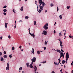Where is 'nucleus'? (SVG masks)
Returning <instances> with one entry per match:
<instances>
[{"label":"nucleus","mask_w":73,"mask_h":73,"mask_svg":"<svg viewBox=\"0 0 73 73\" xmlns=\"http://www.w3.org/2000/svg\"><path fill=\"white\" fill-rule=\"evenodd\" d=\"M39 3L40 4L39 5V8L40 9L39 10L37 9V11L39 13L41 12V11L44 10L43 7L45 6V3L44 2L42 1V0H39Z\"/></svg>","instance_id":"1"},{"label":"nucleus","mask_w":73,"mask_h":73,"mask_svg":"<svg viewBox=\"0 0 73 73\" xmlns=\"http://www.w3.org/2000/svg\"><path fill=\"white\" fill-rule=\"evenodd\" d=\"M36 58L35 57H34L33 58V59H31V64H33V62H36Z\"/></svg>","instance_id":"2"},{"label":"nucleus","mask_w":73,"mask_h":73,"mask_svg":"<svg viewBox=\"0 0 73 73\" xmlns=\"http://www.w3.org/2000/svg\"><path fill=\"white\" fill-rule=\"evenodd\" d=\"M69 53L67 52L66 53V63H67V62H68V58H69Z\"/></svg>","instance_id":"3"},{"label":"nucleus","mask_w":73,"mask_h":73,"mask_svg":"<svg viewBox=\"0 0 73 73\" xmlns=\"http://www.w3.org/2000/svg\"><path fill=\"white\" fill-rule=\"evenodd\" d=\"M58 40H59V41H60V46H61V47H62L63 46V45H62V41H61V39H58Z\"/></svg>","instance_id":"4"},{"label":"nucleus","mask_w":73,"mask_h":73,"mask_svg":"<svg viewBox=\"0 0 73 73\" xmlns=\"http://www.w3.org/2000/svg\"><path fill=\"white\" fill-rule=\"evenodd\" d=\"M9 63H7V67L6 68V70H9Z\"/></svg>","instance_id":"5"},{"label":"nucleus","mask_w":73,"mask_h":73,"mask_svg":"<svg viewBox=\"0 0 73 73\" xmlns=\"http://www.w3.org/2000/svg\"><path fill=\"white\" fill-rule=\"evenodd\" d=\"M47 34V32L46 31H43V33H42V34L44 35H46V34Z\"/></svg>","instance_id":"6"},{"label":"nucleus","mask_w":73,"mask_h":73,"mask_svg":"<svg viewBox=\"0 0 73 73\" xmlns=\"http://www.w3.org/2000/svg\"><path fill=\"white\" fill-rule=\"evenodd\" d=\"M33 68L34 70H37V68L35 65L34 66Z\"/></svg>","instance_id":"7"},{"label":"nucleus","mask_w":73,"mask_h":73,"mask_svg":"<svg viewBox=\"0 0 73 73\" xmlns=\"http://www.w3.org/2000/svg\"><path fill=\"white\" fill-rule=\"evenodd\" d=\"M60 58H61V57H62L64 55V53H62V52H60Z\"/></svg>","instance_id":"8"},{"label":"nucleus","mask_w":73,"mask_h":73,"mask_svg":"<svg viewBox=\"0 0 73 73\" xmlns=\"http://www.w3.org/2000/svg\"><path fill=\"white\" fill-rule=\"evenodd\" d=\"M43 28H44L45 29L47 30L48 29V27L46 26V25H44L43 27Z\"/></svg>","instance_id":"9"},{"label":"nucleus","mask_w":73,"mask_h":73,"mask_svg":"<svg viewBox=\"0 0 73 73\" xmlns=\"http://www.w3.org/2000/svg\"><path fill=\"white\" fill-rule=\"evenodd\" d=\"M62 31L59 33V36L60 37L62 36Z\"/></svg>","instance_id":"10"},{"label":"nucleus","mask_w":73,"mask_h":73,"mask_svg":"<svg viewBox=\"0 0 73 73\" xmlns=\"http://www.w3.org/2000/svg\"><path fill=\"white\" fill-rule=\"evenodd\" d=\"M58 60H59V62L58 63V65H59V64H62L61 63H60L61 62V60H60V59L59 58L58 59Z\"/></svg>","instance_id":"11"},{"label":"nucleus","mask_w":73,"mask_h":73,"mask_svg":"<svg viewBox=\"0 0 73 73\" xmlns=\"http://www.w3.org/2000/svg\"><path fill=\"white\" fill-rule=\"evenodd\" d=\"M56 51H57V52H59L60 53L61 52V51L60 50L57 49Z\"/></svg>","instance_id":"12"},{"label":"nucleus","mask_w":73,"mask_h":73,"mask_svg":"<svg viewBox=\"0 0 73 73\" xmlns=\"http://www.w3.org/2000/svg\"><path fill=\"white\" fill-rule=\"evenodd\" d=\"M31 35V36H32L33 37H35V36L34 35V34H31V33H30L29 34Z\"/></svg>","instance_id":"13"},{"label":"nucleus","mask_w":73,"mask_h":73,"mask_svg":"<svg viewBox=\"0 0 73 73\" xmlns=\"http://www.w3.org/2000/svg\"><path fill=\"white\" fill-rule=\"evenodd\" d=\"M62 62L63 64H65V62H66V61H65L64 60H62Z\"/></svg>","instance_id":"14"},{"label":"nucleus","mask_w":73,"mask_h":73,"mask_svg":"<svg viewBox=\"0 0 73 73\" xmlns=\"http://www.w3.org/2000/svg\"><path fill=\"white\" fill-rule=\"evenodd\" d=\"M7 24H8V23H5V27L6 28H7Z\"/></svg>","instance_id":"15"},{"label":"nucleus","mask_w":73,"mask_h":73,"mask_svg":"<svg viewBox=\"0 0 73 73\" xmlns=\"http://www.w3.org/2000/svg\"><path fill=\"white\" fill-rule=\"evenodd\" d=\"M59 18L60 19H62V15H60L59 16Z\"/></svg>","instance_id":"16"},{"label":"nucleus","mask_w":73,"mask_h":73,"mask_svg":"<svg viewBox=\"0 0 73 73\" xmlns=\"http://www.w3.org/2000/svg\"><path fill=\"white\" fill-rule=\"evenodd\" d=\"M32 64L31 63V64H30V68H33V66L32 65Z\"/></svg>","instance_id":"17"},{"label":"nucleus","mask_w":73,"mask_h":73,"mask_svg":"<svg viewBox=\"0 0 73 73\" xmlns=\"http://www.w3.org/2000/svg\"><path fill=\"white\" fill-rule=\"evenodd\" d=\"M32 50L33 51H31V52H32V53H33V54H34V50H35V49H34L33 48H32Z\"/></svg>","instance_id":"18"},{"label":"nucleus","mask_w":73,"mask_h":73,"mask_svg":"<svg viewBox=\"0 0 73 73\" xmlns=\"http://www.w3.org/2000/svg\"><path fill=\"white\" fill-rule=\"evenodd\" d=\"M23 7H24L23 6H22L20 10L21 11H23Z\"/></svg>","instance_id":"19"},{"label":"nucleus","mask_w":73,"mask_h":73,"mask_svg":"<svg viewBox=\"0 0 73 73\" xmlns=\"http://www.w3.org/2000/svg\"><path fill=\"white\" fill-rule=\"evenodd\" d=\"M3 11L5 12H6L7 11V10L6 9H4L3 10Z\"/></svg>","instance_id":"20"},{"label":"nucleus","mask_w":73,"mask_h":73,"mask_svg":"<svg viewBox=\"0 0 73 73\" xmlns=\"http://www.w3.org/2000/svg\"><path fill=\"white\" fill-rule=\"evenodd\" d=\"M13 12H14V13H16V11L15 9H13Z\"/></svg>","instance_id":"21"},{"label":"nucleus","mask_w":73,"mask_h":73,"mask_svg":"<svg viewBox=\"0 0 73 73\" xmlns=\"http://www.w3.org/2000/svg\"><path fill=\"white\" fill-rule=\"evenodd\" d=\"M70 6H67L66 8H67V9H69V8H70Z\"/></svg>","instance_id":"22"},{"label":"nucleus","mask_w":73,"mask_h":73,"mask_svg":"<svg viewBox=\"0 0 73 73\" xmlns=\"http://www.w3.org/2000/svg\"><path fill=\"white\" fill-rule=\"evenodd\" d=\"M37 53L38 54H40V50H38L37 52Z\"/></svg>","instance_id":"23"},{"label":"nucleus","mask_w":73,"mask_h":73,"mask_svg":"<svg viewBox=\"0 0 73 73\" xmlns=\"http://www.w3.org/2000/svg\"><path fill=\"white\" fill-rule=\"evenodd\" d=\"M27 66V67H28V66H29V63H27L26 64Z\"/></svg>","instance_id":"24"},{"label":"nucleus","mask_w":73,"mask_h":73,"mask_svg":"<svg viewBox=\"0 0 73 73\" xmlns=\"http://www.w3.org/2000/svg\"><path fill=\"white\" fill-rule=\"evenodd\" d=\"M46 45H47V44H48V43H47L46 41H45L44 42V45H46Z\"/></svg>","instance_id":"25"},{"label":"nucleus","mask_w":73,"mask_h":73,"mask_svg":"<svg viewBox=\"0 0 73 73\" xmlns=\"http://www.w3.org/2000/svg\"><path fill=\"white\" fill-rule=\"evenodd\" d=\"M3 57H4V58H7V55H4L3 56Z\"/></svg>","instance_id":"26"},{"label":"nucleus","mask_w":73,"mask_h":73,"mask_svg":"<svg viewBox=\"0 0 73 73\" xmlns=\"http://www.w3.org/2000/svg\"><path fill=\"white\" fill-rule=\"evenodd\" d=\"M50 4L51 7H53V4L52 3L51 4Z\"/></svg>","instance_id":"27"},{"label":"nucleus","mask_w":73,"mask_h":73,"mask_svg":"<svg viewBox=\"0 0 73 73\" xmlns=\"http://www.w3.org/2000/svg\"><path fill=\"white\" fill-rule=\"evenodd\" d=\"M22 69H23V67H20L19 68V70H22Z\"/></svg>","instance_id":"28"},{"label":"nucleus","mask_w":73,"mask_h":73,"mask_svg":"<svg viewBox=\"0 0 73 73\" xmlns=\"http://www.w3.org/2000/svg\"><path fill=\"white\" fill-rule=\"evenodd\" d=\"M29 18V17L28 16H26L25 17V19H28Z\"/></svg>","instance_id":"29"},{"label":"nucleus","mask_w":73,"mask_h":73,"mask_svg":"<svg viewBox=\"0 0 73 73\" xmlns=\"http://www.w3.org/2000/svg\"><path fill=\"white\" fill-rule=\"evenodd\" d=\"M46 62V61H43V62H42L41 63H43V64H45Z\"/></svg>","instance_id":"30"},{"label":"nucleus","mask_w":73,"mask_h":73,"mask_svg":"<svg viewBox=\"0 0 73 73\" xmlns=\"http://www.w3.org/2000/svg\"><path fill=\"white\" fill-rule=\"evenodd\" d=\"M9 57H10V58H11L12 57V56L11 55H9Z\"/></svg>","instance_id":"31"},{"label":"nucleus","mask_w":73,"mask_h":73,"mask_svg":"<svg viewBox=\"0 0 73 73\" xmlns=\"http://www.w3.org/2000/svg\"><path fill=\"white\" fill-rule=\"evenodd\" d=\"M36 25L37 24H36V21H35L34 22V25Z\"/></svg>","instance_id":"32"},{"label":"nucleus","mask_w":73,"mask_h":73,"mask_svg":"<svg viewBox=\"0 0 73 73\" xmlns=\"http://www.w3.org/2000/svg\"><path fill=\"white\" fill-rule=\"evenodd\" d=\"M15 50V47H13L12 48V50Z\"/></svg>","instance_id":"33"},{"label":"nucleus","mask_w":73,"mask_h":73,"mask_svg":"<svg viewBox=\"0 0 73 73\" xmlns=\"http://www.w3.org/2000/svg\"><path fill=\"white\" fill-rule=\"evenodd\" d=\"M11 36L9 35L8 36V38H9V39H10V38H11Z\"/></svg>","instance_id":"34"},{"label":"nucleus","mask_w":73,"mask_h":73,"mask_svg":"<svg viewBox=\"0 0 73 73\" xmlns=\"http://www.w3.org/2000/svg\"><path fill=\"white\" fill-rule=\"evenodd\" d=\"M3 59L4 58H2L1 59V61H3Z\"/></svg>","instance_id":"35"},{"label":"nucleus","mask_w":73,"mask_h":73,"mask_svg":"<svg viewBox=\"0 0 73 73\" xmlns=\"http://www.w3.org/2000/svg\"><path fill=\"white\" fill-rule=\"evenodd\" d=\"M28 30L29 31V34L31 33L30 32V31H31V30L30 29V28H29L28 29Z\"/></svg>","instance_id":"36"},{"label":"nucleus","mask_w":73,"mask_h":73,"mask_svg":"<svg viewBox=\"0 0 73 73\" xmlns=\"http://www.w3.org/2000/svg\"><path fill=\"white\" fill-rule=\"evenodd\" d=\"M69 37H70V38H73V36L71 35H70L69 36Z\"/></svg>","instance_id":"37"},{"label":"nucleus","mask_w":73,"mask_h":73,"mask_svg":"<svg viewBox=\"0 0 73 73\" xmlns=\"http://www.w3.org/2000/svg\"><path fill=\"white\" fill-rule=\"evenodd\" d=\"M57 11H58V10H59L58 7V6H57Z\"/></svg>","instance_id":"38"},{"label":"nucleus","mask_w":73,"mask_h":73,"mask_svg":"<svg viewBox=\"0 0 73 73\" xmlns=\"http://www.w3.org/2000/svg\"><path fill=\"white\" fill-rule=\"evenodd\" d=\"M55 33H56V30H54V33L55 34ZM54 35H55V34H54Z\"/></svg>","instance_id":"39"},{"label":"nucleus","mask_w":73,"mask_h":73,"mask_svg":"<svg viewBox=\"0 0 73 73\" xmlns=\"http://www.w3.org/2000/svg\"><path fill=\"white\" fill-rule=\"evenodd\" d=\"M61 51H62V53H63V52H64V50L62 49H61Z\"/></svg>","instance_id":"40"},{"label":"nucleus","mask_w":73,"mask_h":73,"mask_svg":"<svg viewBox=\"0 0 73 73\" xmlns=\"http://www.w3.org/2000/svg\"><path fill=\"white\" fill-rule=\"evenodd\" d=\"M21 47H22V46L21 45L19 47V48H20V49H21Z\"/></svg>","instance_id":"41"},{"label":"nucleus","mask_w":73,"mask_h":73,"mask_svg":"<svg viewBox=\"0 0 73 73\" xmlns=\"http://www.w3.org/2000/svg\"><path fill=\"white\" fill-rule=\"evenodd\" d=\"M3 53L4 54H6V52H5V51H4Z\"/></svg>","instance_id":"42"},{"label":"nucleus","mask_w":73,"mask_h":73,"mask_svg":"<svg viewBox=\"0 0 73 73\" xmlns=\"http://www.w3.org/2000/svg\"><path fill=\"white\" fill-rule=\"evenodd\" d=\"M2 38H3V36H1L0 37L1 40H2Z\"/></svg>","instance_id":"43"},{"label":"nucleus","mask_w":73,"mask_h":73,"mask_svg":"<svg viewBox=\"0 0 73 73\" xmlns=\"http://www.w3.org/2000/svg\"><path fill=\"white\" fill-rule=\"evenodd\" d=\"M2 55V52H0V55L1 56Z\"/></svg>","instance_id":"44"},{"label":"nucleus","mask_w":73,"mask_h":73,"mask_svg":"<svg viewBox=\"0 0 73 73\" xmlns=\"http://www.w3.org/2000/svg\"><path fill=\"white\" fill-rule=\"evenodd\" d=\"M6 7H7V6H5L3 7V8H6Z\"/></svg>","instance_id":"45"},{"label":"nucleus","mask_w":73,"mask_h":73,"mask_svg":"<svg viewBox=\"0 0 73 73\" xmlns=\"http://www.w3.org/2000/svg\"><path fill=\"white\" fill-rule=\"evenodd\" d=\"M44 50H46V47H44Z\"/></svg>","instance_id":"46"},{"label":"nucleus","mask_w":73,"mask_h":73,"mask_svg":"<svg viewBox=\"0 0 73 73\" xmlns=\"http://www.w3.org/2000/svg\"><path fill=\"white\" fill-rule=\"evenodd\" d=\"M3 14L4 15H6V13H3Z\"/></svg>","instance_id":"47"},{"label":"nucleus","mask_w":73,"mask_h":73,"mask_svg":"<svg viewBox=\"0 0 73 73\" xmlns=\"http://www.w3.org/2000/svg\"><path fill=\"white\" fill-rule=\"evenodd\" d=\"M64 37H65V38H66V36H65V35H66L65 33H64Z\"/></svg>","instance_id":"48"},{"label":"nucleus","mask_w":73,"mask_h":73,"mask_svg":"<svg viewBox=\"0 0 73 73\" xmlns=\"http://www.w3.org/2000/svg\"><path fill=\"white\" fill-rule=\"evenodd\" d=\"M15 28H16V23L15 24Z\"/></svg>","instance_id":"49"},{"label":"nucleus","mask_w":73,"mask_h":73,"mask_svg":"<svg viewBox=\"0 0 73 73\" xmlns=\"http://www.w3.org/2000/svg\"><path fill=\"white\" fill-rule=\"evenodd\" d=\"M46 26H48V23L46 24Z\"/></svg>","instance_id":"50"},{"label":"nucleus","mask_w":73,"mask_h":73,"mask_svg":"<svg viewBox=\"0 0 73 73\" xmlns=\"http://www.w3.org/2000/svg\"><path fill=\"white\" fill-rule=\"evenodd\" d=\"M62 68L61 70H60V71L61 72H62Z\"/></svg>","instance_id":"51"},{"label":"nucleus","mask_w":73,"mask_h":73,"mask_svg":"<svg viewBox=\"0 0 73 73\" xmlns=\"http://www.w3.org/2000/svg\"><path fill=\"white\" fill-rule=\"evenodd\" d=\"M52 50H55V51H56V50H55L54 49H52Z\"/></svg>","instance_id":"52"},{"label":"nucleus","mask_w":73,"mask_h":73,"mask_svg":"<svg viewBox=\"0 0 73 73\" xmlns=\"http://www.w3.org/2000/svg\"><path fill=\"white\" fill-rule=\"evenodd\" d=\"M51 73H55V72H54V71H53L51 72Z\"/></svg>","instance_id":"53"},{"label":"nucleus","mask_w":73,"mask_h":73,"mask_svg":"<svg viewBox=\"0 0 73 73\" xmlns=\"http://www.w3.org/2000/svg\"><path fill=\"white\" fill-rule=\"evenodd\" d=\"M56 24V22H55V23L54 24V25H55Z\"/></svg>","instance_id":"54"},{"label":"nucleus","mask_w":73,"mask_h":73,"mask_svg":"<svg viewBox=\"0 0 73 73\" xmlns=\"http://www.w3.org/2000/svg\"><path fill=\"white\" fill-rule=\"evenodd\" d=\"M56 65H58V64L56 63Z\"/></svg>","instance_id":"55"},{"label":"nucleus","mask_w":73,"mask_h":73,"mask_svg":"<svg viewBox=\"0 0 73 73\" xmlns=\"http://www.w3.org/2000/svg\"><path fill=\"white\" fill-rule=\"evenodd\" d=\"M25 72L24 71H22V73H24Z\"/></svg>","instance_id":"56"},{"label":"nucleus","mask_w":73,"mask_h":73,"mask_svg":"<svg viewBox=\"0 0 73 73\" xmlns=\"http://www.w3.org/2000/svg\"><path fill=\"white\" fill-rule=\"evenodd\" d=\"M54 64H55V65H56V63H55V62H54Z\"/></svg>","instance_id":"57"},{"label":"nucleus","mask_w":73,"mask_h":73,"mask_svg":"<svg viewBox=\"0 0 73 73\" xmlns=\"http://www.w3.org/2000/svg\"><path fill=\"white\" fill-rule=\"evenodd\" d=\"M45 13H46V12H47V11L46 10L45 11Z\"/></svg>","instance_id":"58"},{"label":"nucleus","mask_w":73,"mask_h":73,"mask_svg":"<svg viewBox=\"0 0 73 73\" xmlns=\"http://www.w3.org/2000/svg\"><path fill=\"white\" fill-rule=\"evenodd\" d=\"M66 30H65L64 32V33H66Z\"/></svg>","instance_id":"59"},{"label":"nucleus","mask_w":73,"mask_h":73,"mask_svg":"<svg viewBox=\"0 0 73 73\" xmlns=\"http://www.w3.org/2000/svg\"><path fill=\"white\" fill-rule=\"evenodd\" d=\"M71 73H73V70H72V71Z\"/></svg>","instance_id":"60"},{"label":"nucleus","mask_w":73,"mask_h":73,"mask_svg":"<svg viewBox=\"0 0 73 73\" xmlns=\"http://www.w3.org/2000/svg\"><path fill=\"white\" fill-rule=\"evenodd\" d=\"M35 70V73H36V71L37 70Z\"/></svg>","instance_id":"61"},{"label":"nucleus","mask_w":73,"mask_h":73,"mask_svg":"<svg viewBox=\"0 0 73 73\" xmlns=\"http://www.w3.org/2000/svg\"><path fill=\"white\" fill-rule=\"evenodd\" d=\"M64 68H66V66H65V65H64Z\"/></svg>","instance_id":"62"},{"label":"nucleus","mask_w":73,"mask_h":73,"mask_svg":"<svg viewBox=\"0 0 73 73\" xmlns=\"http://www.w3.org/2000/svg\"><path fill=\"white\" fill-rule=\"evenodd\" d=\"M73 65V63H71V65Z\"/></svg>","instance_id":"63"},{"label":"nucleus","mask_w":73,"mask_h":73,"mask_svg":"<svg viewBox=\"0 0 73 73\" xmlns=\"http://www.w3.org/2000/svg\"><path fill=\"white\" fill-rule=\"evenodd\" d=\"M65 72L66 73H68L67 72L65 71Z\"/></svg>","instance_id":"64"}]
</instances>
